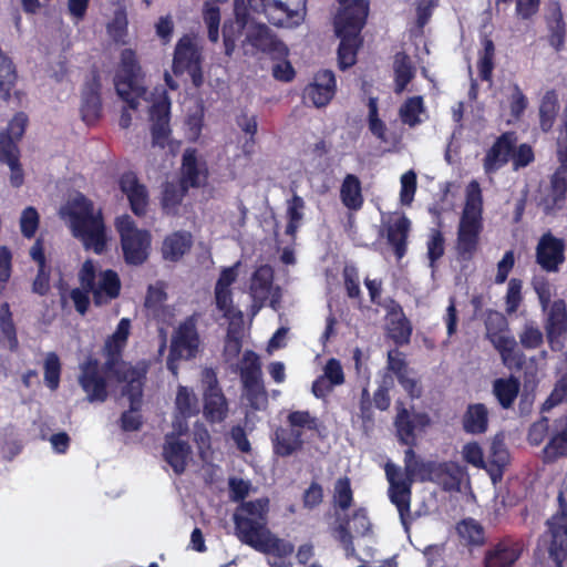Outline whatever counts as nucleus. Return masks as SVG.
<instances>
[{"instance_id":"obj_1","label":"nucleus","mask_w":567,"mask_h":567,"mask_svg":"<svg viewBox=\"0 0 567 567\" xmlns=\"http://www.w3.org/2000/svg\"><path fill=\"white\" fill-rule=\"evenodd\" d=\"M117 95L131 110H147L153 142L169 137L171 101L164 89L150 91L135 52L125 49L121 53V65L114 79Z\"/></svg>"},{"instance_id":"obj_2","label":"nucleus","mask_w":567,"mask_h":567,"mask_svg":"<svg viewBox=\"0 0 567 567\" xmlns=\"http://www.w3.org/2000/svg\"><path fill=\"white\" fill-rule=\"evenodd\" d=\"M269 499L267 497L245 502L233 515L235 535L245 545L262 554L284 558L290 556L295 546L275 536L268 528Z\"/></svg>"},{"instance_id":"obj_3","label":"nucleus","mask_w":567,"mask_h":567,"mask_svg":"<svg viewBox=\"0 0 567 567\" xmlns=\"http://www.w3.org/2000/svg\"><path fill=\"white\" fill-rule=\"evenodd\" d=\"M72 236L79 239L86 250L101 255L106 250V226L101 209L81 193L70 199L64 207Z\"/></svg>"},{"instance_id":"obj_4","label":"nucleus","mask_w":567,"mask_h":567,"mask_svg":"<svg viewBox=\"0 0 567 567\" xmlns=\"http://www.w3.org/2000/svg\"><path fill=\"white\" fill-rule=\"evenodd\" d=\"M483 198L480 184L472 181L466 188L465 205L457 226L455 252L461 262L471 261L480 248L483 231Z\"/></svg>"},{"instance_id":"obj_5","label":"nucleus","mask_w":567,"mask_h":567,"mask_svg":"<svg viewBox=\"0 0 567 567\" xmlns=\"http://www.w3.org/2000/svg\"><path fill=\"white\" fill-rule=\"evenodd\" d=\"M125 347L126 343L117 339L112 337L106 339L103 348L106 358L103 364V371L116 382L125 383L123 394L131 396L133 409H136L140 398L143 394L146 370L137 369L130 362L123 360L122 357Z\"/></svg>"},{"instance_id":"obj_6","label":"nucleus","mask_w":567,"mask_h":567,"mask_svg":"<svg viewBox=\"0 0 567 567\" xmlns=\"http://www.w3.org/2000/svg\"><path fill=\"white\" fill-rule=\"evenodd\" d=\"M546 529L539 537V544L548 553L555 567L567 561V478L557 495V509L546 520Z\"/></svg>"},{"instance_id":"obj_7","label":"nucleus","mask_w":567,"mask_h":567,"mask_svg":"<svg viewBox=\"0 0 567 567\" xmlns=\"http://www.w3.org/2000/svg\"><path fill=\"white\" fill-rule=\"evenodd\" d=\"M413 457V450L406 449L404 451V477L401 468L388 462L384 466L385 476L389 482V498L395 505L402 525L408 526L409 517L411 514V497L412 484L415 481L413 477V468L410 465V460Z\"/></svg>"},{"instance_id":"obj_8","label":"nucleus","mask_w":567,"mask_h":567,"mask_svg":"<svg viewBox=\"0 0 567 567\" xmlns=\"http://www.w3.org/2000/svg\"><path fill=\"white\" fill-rule=\"evenodd\" d=\"M79 281L82 288L91 290L96 307L106 306L121 295L122 282L118 274L113 269L97 272L91 259L83 262L79 271Z\"/></svg>"},{"instance_id":"obj_9","label":"nucleus","mask_w":567,"mask_h":567,"mask_svg":"<svg viewBox=\"0 0 567 567\" xmlns=\"http://www.w3.org/2000/svg\"><path fill=\"white\" fill-rule=\"evenodd\" d=\"M290 427L278 426L275 430L272 441L274 453L280 457H287L302 447L301 429L318 430V419L309 411H292L287 416Z\"/></svg>"},{"instance_id":"obj_10","label":"nucleus","mask_w":567,"mask_h":567,"mask_svg":"<svg viewBox=\"0 0 567 567\" xmlns=\"http://www.w3.org/2000/svg\"><path fill=\"white\" fill-rule=\"evenodd\" d=\"M115 228L120 235L123 258L126 265L141 266L150 255L151 234L138 229L133 218L125 214L116 218Z\"/></svg>"},{"instance_id":"obj_11","label":"nucleus","mask_w":567,"mask_h":567,"mask_svg":"<svg viewBox=\"0 0 567 567\" xmlns=\"http://www.w3.org/2000/svg\"><path fill=\"white\" fill-rule=\"evenodd\" d=\"M249 8L262 13L268 22L279 28H296L306 17V0H247Z\"/></svg>"},{"instance_id":"obj_12","label":"nucleus","mask_w":567,"mask_h":567,"mask_svg":"<svg viewBox=\"0 0 567 567\" xmlns=\"http://www.w3.org/2000/svg\"><path fill=\"white\" fill-rule=\"evenodd\" d=\"M200 337L197 330V317L188 316L176 328L167 358V368L174 374L177 373L175 361L194 359L199 350Z\"/></svg>"},{"instance_id":"obj_13","label":"nucleus","mask_w":567,"mask_h":567,"mask_svg":"<svg viewBox=\"0 0 567 567\" xmlns=\"http://www.w3.org/2000/svg\"><path fill=\"white\" fill-rule=\"evenodd\" d=\"M558 166L548 177V186L542 197V206L547 215L555 214L567 204V144H557Z\"/></svg>"},{"instance_id":"obj_14","label":"nucleus","mask_w":567,"mask_h":567,"mask_svg":"<svg viewBox=\"0 0 567 567\" xmlns=\"http://www.w3.org/2000/svg\"><path fill=\"white\" fill-rule=\"evenodd\" d=\"M202 48L197 40L189 35H184L176 44L174 52L173 69L174 73L187 71L193 79V83L199 86L202 76Z\"/></svg>"},{"instance_id":"obj_15","label":"nucleus","mask_w":567,"mask_h":567,"mask_svg":"<svg viewBox=\"0 0 567 567\" xmlns=\"http://www.w3.org/2000/svg\"><path fill=\"white\" fill-rule=\"evenodd\" d=\"M78 381L89 402H105L107 400V378L102 373L97 359L89 357L80 364Z\"/></svg>"},{"instance_id":"obj_16","label":"nucleus","mask_w":567,"mask_h":567,"mask_svg":"<svg viewBox=\"0 0 567 567\" xmlns=\"http://www.w3.org/2000/svg\"><path fill=\"white\" fill-rule=\"evenodd\" d=\"M524 540L505 536L492 545L484 554V567H514L523 555Z\"/></svg>"},{"instance_id":"obj_17","label":"nucleus","mask_w":567,"mask_h":567,"mask_svg":"<svg viewBox=\"0 0 567 567\" xmlns=\"http://www.w3.org/2000/svg\"><path fill=\"white\" fill-rule=\"evenodd\" d=\"M205 382L203 415L209 423H221L228 415V402L213 370H206Z\"/></svg>"},{"instance_id":"obj_18","label":"nucleus","mask_w":567,"mask_h":567,"mask_svg":"<svg viewBox=\"0 0 567 567\" xmlns=\"http://www.w3.org/2000/svg\"><path fill=\"white\" fill-rule=\"evenodd\" d=\"M431 423L430 416L426 413L420 412L411 414L409 410L400 403L396 406V415L394 419V427L398 441L401 445L412 449L416 445L415 429H424Z\"/></svg>"},{"instance_id":"obj_19","label":"nucleus","mask_w":567,"mask_h":567,"mask_svg":"<svg viewBox=\"0 0 567 567\" xmlns=\"http://www.w3.org/2000/svg\"><path fill=\"white\" fill-rule=\"evenodd\" d=\"M545 321L547 341L553 351L564 348V338L567 333V308L563 299H557L549 305Z\"/></svg>"},{"instance_id":"obj_20","label":"nucleus","mask_w":567,"mask_h":567,"mask_svg":"<svg viewBox=\"0 0 567 567\" xmlns=\"http://www.w3.org/2000/svg\"><path fill=\"white\" fill-rule=\"evenodd\" d=\"M565 241L550 231L545 233L536 247V262L547 272H556L565 261Z\"/></svg>"},{"instance_id":"obj_21","label":"nucleus","mask_w":567,"mask_h":567,"mask_svg":"<svg viewBox=\"0 0 567 567\" xmlns=\"http://www.w3.org/2000/svg\"><path fill=\"white\" fill-rule=\"evenodd\" d=\"M118 186L130 204L132 213L136 217H144L150 205L147 187L142 184L134 172H125L118 179Z\"/></svg>"},{"instance_id":"obj_22","label":"nucleus","mask_w":567,"mask_h":567,"mask_svg":"<svg viewBox=\"0 0 567 567\" xmlns=\"http://www.w3.org/2000/svg\"><path fill=\"white\" fill-rule=\"evenodd\" d=\"M246 41L257 50L277 59L288 53V48L285 43L264 23L249 25L246 31Z\"/></svg>"},{"instance_id":"obj_23","label":"nucleus","mask_w":567,"mask_h":567,"mask_svg":"<svg viewBox=\"0 0 567 567\" xmlns=\"http://www.w3.org/2000/svg\"><path fill=\"white\" fill-rule=\"evenodd\" d=\"M208 166L205 159L197 157L195 148H187L182 157L179 182L189 188H199L208 179Z\"/></svg>"},{"instance_id":"obj_24","label":"nucleus","mask_w":567,"mask_h":567,"mask_svg":"<svg viewBox=\"0 0 567 567\" xmlns=\"http://www.w3.org/2000/svg\"><path fill=\"white\" fill-rule=\"evenodd\" d=\"M369 13L367 0H353L334 20L336 32H348L360 35Z\"/></svg>"},{"instance_id":"obj_25","label":"nucleus","mask_w":567,"mask_h":567,"mask_svg":"<svg viewBox=\"0 0 567 567\" xmlns=\"http://www.w3.org/2000/svg\"><path fill=\"white\" fill-rule=\"evenodd\" d=\"M101 83L97 75L87 80L81 92L80 113L83 122L92 125L102 117Z\"/></svg>"},{"instance_id":"obj_26","label":"nucleus","mask_w":567,"mask_h":567,"mask_svg":"<svg viewBox=\"0 0 567 567\" xmlns=\"http://www.w3.org/2000/svg\"><path fill=\"white\" fill-rule=\"evenodd\" d=\"M336 90L334 74L330 70H321L316 76L313 83L305 90V99L310 101L316 107L327 105Z\"/></svg>"},{"instance_id":"obj_27","label":"nucleus","mask_w":567,"mask_h":567,"mask_svg":"<svg viewBox=\"0 0 567 567\" xmlns=\"http://www.w3.org/2000/svg\"><path fill=\"white\" fill-rule=\"evenodd\" d=\"M498 351L505 367L509 369H522L525 363L524 353L517 348V342L509 331L492 333L487 339Z\"/></svg>"},{"instance_id":"obj_28","label":"nucleus","mask_w":567,"mask_h":567,"mask_svg":"<svg viewBox=\"0 0 567 567\" xmlns=\"http://www.w3.org/2000/svg\"><path fill=\"white\" fill-rule=\"evenodd\" d=\"M190 453L192 450L189 444L179 440L174 432L165 435L163 457L173 468L175 474L182 475L186 471Z\"/></svg>"},{"instance_id":"obj_29","label":"nucleus","mask_w":567,"mask_h":567,"mask_svg":"<svg viewBox=\"0 0 567 567\" xmlns=\"http://www.w3.org/2000/svg\"><path fill=\"white\" fill-rule=\"evenodd\" d=\"M509 464V452L503 440L495 437L485 460V471L494 484L502 481L506 466Z\"/></svg>"},{"instance_id":"obj_30","label":"nucleus","mask_w":567,"mask_h":567,"mask_svg":"<svg viewBox=\"0 0 567 567\" xmlns=\"http://www.w3.org/2000/svg\"><path fill=\"white\" fill-rule=\"evenodd\" d=\"M388 336L399 347L408 344L412 336V324L405 317L402 307L393 301L389 310Z\"/></svg>"},{"instance_id":"obj_31","label":"nucleus","mask_w":567,"mask_h":567,"mask_svg":"<svg viewBox=\"0 0 567 567\" xmlns=\"http://www.w3.org/2000/svg\"><path fill=\"white\" fill-rule=\"evenodd\" d=\"M411 221L402 215L386 227V241L392 247L395 258L401 260L408 251V238Z\"/></svg>"},{"instance_id":"obj_32","label":"nucleus","mask_w":567,"mask_h":567,"mask_svg":"<svg viewBox=\"0 0 567 567\" xmlns=\"http://www.w3.org/2000/svg\"><path fill=\"white\" fill-rule=\"evenodd\" d=\"M489 424V413L484 403H471L462 416V427L467 434L486 433Z\"/></svg>"},{"instance_id":"obj_33","label":"nucleus","mask_w":567,"mask_h":567,"mask_svg":"<svg viewBox=\"0 0 567 567\" xmlns=\"http://www.w3.org/2000/svg\"><path fill=\"white\" fill-rule=\"evenodd\" d=\"M410 465L413 468V477L420 482H432L442 487V472L446 467L444 462L423 461L413 450V457L410 460Z\"/></svg>"},{"instance_id":"obj_34","label":"nucleus","mask_w":567,"mask_h":567,"mask_svg":"<svg viewBox=\"0 0 567 567\" xmlns=\"http://www.w3.org/2000/svg\"><path fill=\"white\" fill-rule=\"evenodd\" d=\"M340 199L349 210L358 212L363 207L364 198L360 178L354 174H347L340 186Z\"/></svg>"},{"instance_id":"obj_35","label":"nucleus","mask_w":567,"mask_h":567,"mask_svg":"<svg viewBox=\"0 0 567 567\" xmlns=\"http://www.w3.org/2000/svg\"><path fill=\"white\" fill-rule=\"evenodd\" d=\"M19 144H0V163L10 168V184L19 188L24 183V172L20 163L21 153Z\"/></svg>"},{"instance_id":"obj_36","label":"nucleus","mask_w":567,"mask_h":567,"mask_svg":"<svg viewBox=\"0 0 567 567\" xmlns=\"http://www.w3.org/2000/svg\"><path fill=\"white\" fill-rule=\"evenodd\" d=\"M274 282V269L270 265L259 266L251 276L249 292L254 301L264 302L268 299Z\"/></svg>"},{"instance_id":"obj_37","label":"nucleus","mask_w":567,"mask_h":567,"mask_svg":"<svg viewBox=\"0 0 567 567\" xmlns=\"http://www.w3.org/2000/svg\"><path fill=\"white\" fill-rule=\"evenodd\" d=\"M192 248V236L188 233L176 231L163 241L162 254L164 259L179 260Z\"/></svg>"},{"instance_id":"obj_38","label":"nucleus","mask_w":567,"mask_h":567,"mask_svg":"<svg viewBox=\"0 0 567 567\" xmlns=\"http://www.w3.org/2000/svg\"><path fill=\"white\" fill-rule=\"evenodd\" d=\"M520 389V383L517 378L511 375L509 378H498L493 382V394L495 395L499 405L507 410L513 406Z\"/></svg>"},{"instance_id":"obj_39","label":"nucleus","mask_w":567,"mask_h":567,"mask_svg":"<svg viewBox=\"0 0 567 567\" xmlns=\"http://www.w3.org/2000/svg\"><path fill=\"white\" fill-rule=\"evenodd\" d=\"M546 19L550 32L549 43L556 50H559L564 44L565 23L563 20V12L558 2L554 1L548 4Z\"/></svg>"},{"instance_id":"obj_40","label":"nucleus","mask_w":567,"mask_h":567,"mask_svg":"<svg viewBox=\"0 0 567 567\" xmlns=\"http://www.w3.org/2000/svg\"><path fill=\"white\" fill-rule=\"evenodd\" d=\"M340 38V45L338 49V61L342 70L352 66L355 63L357 50L360 45L358 34L348 32H336Z\"/></svg>"},{"instance_id":"obj_41","label":"nucleus","mask_w":567,"mask_h":567,"mask_svg":"<svg viewBox=\"0 0 567 567\" xmlns=\"http://www.w3.org/2000/svg\"><path fill=\"white\" fill-rule=\"evenodd\" d=\"M188 188L181 182H166L163 185L161 206L166 214L175 213L186 196Z\"/></svg>"},{"instance_id":"obj_42","label":"nucleus","mask_w":567,"mask_h":567,"mask_svg":"<svg viewBox=\"0 0 567 567\" xmlns=\"http://www.w3.org/2000/svg\"><path fill=\"white\" fill-rule=\"evenodd\" d=\"M261 375L262 372L259 355L252 350H246L243 354L240 365L241 383H247L248 385L256 384V381L262 380Z\"/></svg>"},{"instance_id":"obj_43","label":"nucleus","mask_w":567,"mask_h":567,"mask_svg":"<svg viewBox=\"0 0 567 567\" xmlns=\"http://www.w3.org/2000/svg\"><path fill=\"white\" fill-rule=\"evenodd\" d=\"M513 145L514 144H493L484 158V169L487 174L496 172L511 159Z\"/></svg>"},{"instance_id":"obj_44","label":"nucleus","mask_w":567,"mask_h":567,"mask_svg":"<svg viewBox=\"0 0 567 567\" xmlns=\"http://www.w3.org/2000/svg\"><path fill=\"white\" fill-rule=\"evenodd\" d=\"M563 457H567V420L566 429L554 434L543 450L545 463H554Z\"/></svg>"},{"instance_id":"obj_45","label":"nucleus","mask_w":567,"mask_h":567,"mask_svg":"<svg viewBox=\"0 0 567 567\" xmlns=\"http://www.w3.org/2000/svg\"><path fill=\"white\" fill-rule=\"evenodd\" d=\"M394 73H395V92L402 93L406 87L408 83L414 76V68L411 63L410 58L399 52L394 56Z\"/></svg>"},{"instance_id":"obj_46","label":"nucleus","mask_w":567,"mask_h":567,"mask_svg":"<svg viewBox=\"0 0 567 567\" xmlns=\"http://www.w3.org/2000/svg\"><path fill=\"white\" fill-rule=\"evenodd\" d=\"M305 200L301 196L293 194L287 202V218L286 235L295 238L303 218Z\"/></svg>"},{"instance_id":"obj_47","label":"nucleus","mask_w":567,"mask_h":567,"mask_svg":"<svg viewBox=\"0 0 567 567\" xmlns=\"http://www.w3.org/2000/svg\"><path fill=\"white\" fill-rule=\"evenodd\" d=\"M460 537L471 546H481L485 542V532L483 526L473 518L463 519L457 524Z\"/></svg>"},{"instance_id":"obj_48","label":"nucleus","mask_w":567,"mask_h":567,"mask_svg":"<svg viewBox=\"0 0 567 567\" xmlns=\"http://www.w3.org/2000/svg\"><path fill=\"white\" fill-rule=\"evenodd\" d=\"M559 105L557 95L554 92H546L539 106L540 128L548 132L555 122Z\"/></svg>"},{"instance_id":"obj_49","label":"nucleus","mask_w":567,"mask_h":567,"mask_svg":"<svg viewBox=\"0 0 567 567\" xmlns=\"http://www.w3.org/2000/svg\"><path fill=\"white\" fill-rule=\"evenodd\" d=\"M175 404L178 414L184 420L189 419L199 412L198 400L196 395L189 391L188 388L183 385L178 386Z\"/></svg>"},{"instance_id":"obj_50","label":"nucleus","mask_w":567,"mask_h":567,"mask_svg":"<svg viewBox=\"0 0 567 567\" xmlns=\"http://www.w3.org/2000/svg\"><path fill=\"white\" fill-rule=\"evenodd\" d=\"M445 466L442 472V489L445 492L460 491L465 474V467L453 461H445Z\"/></svg>"},{"instance_id":"obj_51","label":"nucleus","mask_w":567,"mask_h":567,"mask_svg":"<svg viewBox=\"0 0 567 567\" xmlns=\"http://www.w3.org/2000/svg\"><path fill=\"white\" fill-rule=\"evenodd\" d=\"M0 329L6 339L8 340L10 350L16 351L19 347V340L17 336L16 324L12 319L10 305L8 302H3L0 306Z\"/></svg>"},{"instance_id":"obj_52","label":"nucleus","mask_w":567,"mask_h":567,"mask_svg":"<svg viewBox=\"0 0 567 567\" xmlns=\"http://www.w3.org/2000/svg\"><path fill=\"white\" fill-rule=\"evenodd\" d=\"M333 503L342 512L348 511L353 503V491L348 476L339 477L334 483Z\"/></svg>"},{"instance_id":"obj_53","label":"nucleus","mask_w":567,"mask_h":567,"mask_svg":"<svg viewBox=\"0 0 567 567\" xmlns=\"http://www.w3.org/2000/svg\"><path fill=\"white\" fill-rule=\"evenodd\" d=\"M44 383L45 385L55 391L60 385L61 380V361L55 352H49L44 359Z\"/></svg>"},{"instance_id":"obj_54","label":"nucleus","mask_w":567,"mask_h":567,"mask_svg":"<svg viewBox=\"0 0 567 567\" xmlns=\"http://www.w3.org/2000/svg\"><path fill=\"white\" fill-rule=\"evenodd\" d=\"M426 248L430 267L434 269L436 267V262L445 252V238L440 228H432L430 230Z\"/></svg>"},{"instance_id":"obj_55","label":"nucleus","mask_w":567,"mask_h":567,"mask_svg":"<svg viewBox=\"0 0 567 567\" xmlns=\"http://www.w3.org/2000/svg\"><path fill=\"white\" fill-rule=\"evenodd\" d=\"M425 113L423 99L421 96L410 97L401 107H400V117L404 124L410 126H414L420 123L421 115Z\"/></svg>"},{"instance_id":"obj_56","label":"nucleus","mask_w":567,"mask_h":567,"mask_svg":"<svg viewBox=\"0 0 567 567\" xmlns=\"http://www.w3.org/2000/svg\"><path fill=\"white\" fill-rule=\"evenodd\" d=\"M246 399L249 406L255 411L265 409L268 404V394L262 383V380L256 381V384L248 385L243 383Z\"/></svg>"},{"instance_id":"obj_57","label":"nucleus","mask_w":567,"mask_h":567,"mask_svg":"<svg viewBox=\"0 0 567 567\" xmlns=\"http://www.w3.org/2000/svg\"><path fill=\"white\" fill-rule=\"evenodd\" d=\"M495 47L491 39H483V51L480 54L478 71L482 80L489 81L494 69Z\"/></svg>"},{"instance_id":"obj_58","label":"nucleus","mask_w":567,"mask_h":567,"mask_svg":"<svg viewBox=\"0 0 567 567\" xmlns=\"http://www.w3.org/2000/svg\"><path fill=\"white\" fill-rule=\"evenodd\" d=\"M40 225V216L33 206L24 208L20 216V230L24 238L31 239L35 236Z\"/></svg>"},{"instance_id":"obj_59","label":"nucleus","mask_w":567,"mask_h":567,"mask_svg":"<svg viewBox=\"0 0 567 567\" xmlns=\"http://www.w3.org/2000/svg\"><path fill=\"white\" fill-rule=\"evenodd\" d=\"M215 300L216 307L223 312L226 319L234 317H237L239 320L243 319V312L240 310L235 311L234 309L230 289L215 288Z\"/></svg>"},{"instance_id":"obj_60","label":"nucleus","mask_w":567,"mask_h":567,"mask_svg":"<svg viewBox=\"0 0 567 567\" xmlns=\"http://www.w3.org/2000/svg\"><path fill=\"white\" fill-rule=\"evenodd\" d=\"M241 327L231 323L226 333L224 354L227 359H235L241 352Z\"/></svg>"},{"instance_id":"obj_61","label":"nucleus","mask_w":567,"mask_h":567,"mask_svg":"<svg viewBox=\"0 0 567 567\" xmlns=\"http://www.w3.org/2000/svg\"><path fill=\"white\" fill-rule=\"evenodd\" d=\"M130 400V410L124 411L120 417V426L124 432H134L138 431L142 427L143 421L142 415L138 413L142 406V398H140L138 405L136 409H133L132 399L130 395H126Z\"/></svg>"},{"instance_id":"obj_62","label":"nucleus","mask_w":567,"mask_h":567,"mask_svg":"<svg viewBox=\"0 0 567 567\" xmlns=\"http://www.w3.org/2000/svg\"><path fill=\"white\" fill-rule=\"evenodd\" d=\"M107 32L115 42H124L127 32V17L124 9L115 10L112 21L107 24Z\"/></svg>"},{"instance_id":"obj_63","label":"nucleus","mask_w":567,"mask_h":567,"mask_svg":"<svg viewBox=\"0 0 567 567\" xmlns=\"http://www.w3.org/2000/svg\"><path fill=\"white\" fill-rule=\"evenodd\" d=\"M563 402H567V372L556 382L542 410L549 411Z\"/></svg>"},{"instance_id":"obj_64","label":"nucleus","mask_w":567,"mask_h":567,"mask_svg":"<svg viewBox=\"0 0 567 567\" xmlns=\"http://www.w3.org/2000/svg\"><path fill=\"white\" fill-rule=\"evenodd\" d=\"M519 341L525 349H537L543 344L544 336L537 326L529 322L524 326Z\"/></svg>"}]
</instances>
